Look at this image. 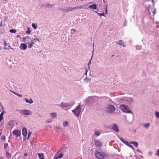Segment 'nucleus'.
I'll return each instance as SVG.
<instances>
[{"instance_id": "1", "label": "nucleus", "mask_w": 159, "mask_h": 159, "mask_svg": "<svg viewBox=\"0 0 159 159\" xmlns=\"http://www.w3.org/2000/svg\"><path fill=\"white\" fill-rule=\"evenodd\" d=\"M23 40L22 42H24L25 44H27L28 48H31L34 44V41L32 40L29 36H25L22 38Z\"/></svg>"}, {"instance_id": "2", "label": "nucleus", "mask_w": 159, "mask_h": 159, "mask_svg": "<svg viewBox=\"0 0 159 159\" xmlns=\"http://www.w3.org/2000/svg\"><path fill=\"white\" fill-rule=\"evenodd\" d=\"M118 100L120 103H124L128 104H131L134 102L133 99L131 98L124 97L119 98Z\"/></svg>"}, {"instance_id": "3", "label": "nucleus", "mask_w": 159, "mask_h": 159, "mask_svg": "<svg viewBox=\"0 0 159 159\" xmlns=\"http://www.w3.org/2000/svg\"><path fill=\"white\" fill-rule=\"evenodd\" d=\"M105 112L107 114H112L115 110V107L111 105H109L107 106L104 109Z\"/></svg>"}, {"instance_id": "4", "label": "nucleus", "mask_w": 159, "mask_h": 159, "mask_svg": "<svg viewBox=\"0 0 159 159\" xmlns=\"http://www.w3.org/2000/svg\"><path fill=\"white\" fill-rule=\"evenodd\" d=\"M120 108L121 110L124 112L132 114V111L130 109L129 107L124 104L121 105Z\"/></svg>"}, {"instance_id": "5", "label": "nucleus", "mask_w": 159, "mask_h": 159, "mask_svg": "<svg viewBox=\"0 0 159 159\" xmlns=\"http://www.w3.org/2000/svg\"><path fill=\"white\" fill-rule=\"evenodd\" d=\"M81 106L80 104L76 108L72 111V112L76 117H79L81 113Z\"/></svg>"}, {"instance_id": "6", "label": "nucleus", "mask_w": 159, "mask_h": 159, "mask_svg": "<svg viewBox=\"0 0 159 159\" xmlns=\"http://www.w3.org/2000/svg\"><path fill=\"white\" fill-rule=\"evenodd\" d=\"M20 112L21 114L22 113L24 116H26L30 115L32 114V112L31 111L27 109L20 110Z\"/></svg>"}, {"instance_id": "7", "label": "nucleus", "mask_w": 159, "mask_h": 159, "mask_svg": "<svg viewBox=\"0 0 159 159\" xmlns=\"http://www.w3.org/2000/svg\"><path fill=\"white\" fill-rule=\"evenodd\" d=\"M96 157L99 159H102L105 157V155L103 152H99L96 151L95 153Z\"/></svg>"}, {"instance_id": "8", "label": "nucleus", "mask_w": 159, "mask_h": 159, "mask_svg": "<svg viewBox=\"0 0 159 159\" xmlns=\"http://www.w3.org/2000/svg\"><path fill=\"white\" fill-rule=\"evenodd\" d=\"M93 100V98L92 97H90L86 98L85 100V103L87 105L90 103Z\"/></svg>"}, {"instance_id": "9", "label": "nucleus", "mask_w": 159, "mask_h": 159, "mask_svg": "<svg viewBox=\"0 0 159 159\" xmlns=\"http://www.w3.org/2000/svg\"><path fill=\"white\" fill-rule=\"evenodd\" d=\"M4 44L5 45L4 48V49L7 50H9L10 49H13V48L11 47L9 44L6 43L5 41H4Z\"/></svg>"}, {"instance_id": "10", "label": "nucleus", "mask_w": 159, "mask_h": 159, "mask_svg": "<svg viewBox=\"0 0 159 159\" xmlns=\"http://www.w3.org/2000/svg\"><path fill=\"white\" fill-rule=\"evenodd\" d=\"M19 48L20 49L25 50L27 49V46L25 43H22L20 44Z\"/></svg>"}, {"instance_id": "11", "label": "nucleus", "mask_w": 159, "mask_h": 159, "mask_svg": "<svg viewBox=\"0 0 159 159\" xmlns=\"http://www.w3.org/2000/svg\"><path fill=\"white\" fill-rule=\"evenodd\" d=\"M14 134L15 135L16 137H19L21 134L20 131L18 129H15L13 132Z\"/></svg>"}, {"instance_id": "12", "label": "nucleus", "mask_w": 159, "mask_h": 159, "mask_svg": "<svg viewBox=\"0 0 159 159\" xmlns=\"http://www.w3.org/2000/svg\"><path fill=\"white\" fill-rule=\"evenodd\" d=\"M95 145L97 147H100L102 146V143L99 140H96L95 141Z\"/></svg>"}, {"instance_id": "13", "label": "nucleus", "mask_w": 159, "mask_h": 159, "mask_svg": "<svg viewBox=\"0 0 159 159\" xmlns=\"http://www.w3.org/2000/svg\"><path fill=\"white\" fill-rule=\"evenodd\" d=\"M63 156V155L61 153H59L58 154H55L54 157V159H58L62 158Z\"/></svg>"}, {"instance_id": "14", "label": "nucleus", "mask_w": 159, "mask_h": 159, "mask_svg": "<svg viewBox=\"0 0 159 159\" xmlns=\"http://www.w3.org/2000/svg\"><path fill=\"white\" fill-rule=\"evenodd\" d=\"M70 105V104L69 103H65L62 102L60 104V106L62 107H69Z\"/></svg>"}, {"instance_id": "15", "label": "nucleus", "mask_w": 159, "mask_h": 159, "mask_svg": "<svg viewBox=\"0 0 159 159\" xmlns=\"http://www.w3.org/2000/svg\"><path fill=\"white\" fill-rule=\"evenodd\" d=\"M112 129L116 132H119L118 127L116 125H113L112 126Z\"/></svg>"}, {"instance_id": "16", "label": "nucleus", "mask_w": 159, "mask_h": 159, "mask_svg": "<svg viewBox=\"0 0 159 159\" xmlns=\"http://www.w3.org/2000/svg\"><path fill=\"white\" fill-rule=\"evenodd\" d=\"M22 135L24 136L25 137L26 136L27 134V131L25 128H23L22 130Z\"/></svg>"}, {"instance_id": "17", "label": "nucleus", "mask_w": 159, "mask_h": 159, "mask_svg": "<svg viewBox=\"0 0 159 159\" xmlns=\"http://www.w3.org/2000/svg\"><path fill=\"white\" fill-rule=\"evenodd\" d=\"M50 115L52 119L55 118L57 116V113L55 112L51 113Z\"/></svg>"}, {"instance_id": "18", "label": "nucleus", "mask_w": 159, "mask_h": 159, "mask_svg": "<svg viewBox=\"0 0 159 159\" xmlns=\"http://www.w3.org/2000/svg\"><path fill=\"white\" fill-rule=\"evenodd\" d=\"M24 100H25L26 103H28L30 104H31L33 103V100L30 98V99H28L26 98H25Z\"/></svg>"}, {"instance_id": "19", "label": "nucleus", "mask_w": 159, "mask_h": 159, "mask_svg": "<svg viewBox=\"0 0 159 159\" xmlns=\"http://www.w3.org/2000/svg\"><path fill=\"white\" fill-rule=\"evenodd\" d=\"M89 8L90 10H95L97 8V6L96 4H94L92 5L89 6Z\"/></svg>"}, {"instance_id": "20", "label": "nucleus", "mask_w": 159, "mask_h": 159, "mask_svg": "<svg viewBox=\"0 0 159 159\" xmlns=\"http://www.w3.org/2000/svg\"><path fill=\"white\" fill-rule=\"evenodd\" d=\"M96 12L100 16H105L106 15L107 13V7L106 8V13L103 12V13H99L97 12Z\"/></svg>"}, {"instance_id": "21", "label": "nucleus", "mask_w": 159, "mask_h": 159, "mask_svg": "<svg viewBox=\"0 0 159 159\" xmlns=\"http://www.w3.org/2000/svg\"><path fill=\"white\" fill-rule=\"evenodd\" d=\"M120 140L124 143H125L126 145H127L128 144V143H129L127 141L125 140L124 139L122 138H120Z\"/></svg>"}, {"instance_id": "22", "label": "nucleus", "mask_w": 159, "mask_h": 159, "mask_svg": "<svg viewBox=\"0 0 159 159\" xmlns=\"http://www.w3.org/2000/svg\"><path fill=\"white\" fill-rule=\"evenodd\" d=\"M150 125V124L149 123H144L143 124V126L144 127L147 129L148 128Z\"/></svg>"}, {"instance_id": "23", "label": "nucleus", "mask_w": 159, "mask_h": 159, "mask_svg": "<svg viewBox=\"0 0 159 159\" xmlns=\"http://www.w3.org/2000/svg\"><path fill=\"white\" fill-rule=\"evenodd\" d=\"M38 157L39 158V159H44V156L43 154V153H39L38 154Z\"/></svg>"}, {"instance_id": "24", "label": "nucleus", "mask_w": 159, "mask_h": 159, "mask_svg": "<svg viewBox=\"0 0 159 159\" xmlns=\"http://www.w3.org/2000/svg\"><path fill=\"white\" fill-rule=\"evenodd\" d=\"M60 9L62 13L63 14H66V8H60Z\"/></svg>"}, {"instance_id": "25", "label": "nucleus", "mask_w": 159, "mask_h": 159, "mask_svg": "<svg viewBox=\"0 0 159 159\" xmlns=\"http://www.w3.org/2000/svg\"><path fill=\"white\" fill-rule=\"evenodd\" d=\"M130 143L134 145L135 147L136 148L138 147V143L135 141L131 142H130Z\"/></svg>"}, {"instance_id": "26", "label": "nucleus", "mask_w": 159, "mask_h": 159, "mask_svg": "<svg viewBox=\"0 0 159 159\" xmlns=\"http://www.w3.org/2000/svg\"><path fill=\"white\" fill-rule=\"evenodd\" d=\"M45 7L48 8H51L52 7L53 5L52 4H50L48 3H46L45 5H43Z\"/></svg>"}, {"instance_id": "27", "label": "nucleus", "mask_w": 159, "mask_h": 159, "mask_svg": "<svg viewBox=\"0 0 159 159\" xmlns=\"http://www.w3.org/2000/svg\"><path fill=\"white\" fill-rule=\"evenodd\" d=\"M155 116L159 119V112L158 111H155Z\"/></svg>"}, {"instance_id": "28", "label": "nucleus", "mask_w": 159, "mask_h": 159, "mask_svg": "<svg viewBox=\"0 0 159 159\" xmlns=\"http://www.w3.org/2000/svg\"><path fill=\"white\" fill-rule=\"evenodd\" d=\"M31 26L34 29H36L37 28V25L34 23H32Z\"/></svg>"}, {"instance_id": "29", "label": "nucleus", "mask_w": 159, "mask_h": 159, "mask_svg": "<svg viewBox=\"0 0 159 159\" xmlns=\"http://www.w3.org/2000/svg\"><path fill=\"white\" fill-rule=\"evenodd\" d=\"M14 120H10L8 123V125L9 126L12 125L13 124Z\"/></svg>"}, {"instance_id": "30", "label": "nucleus", "mask_w": 159, "mask_h": 159, "mask_svg": "<svg viewBox=\"0 0 159 159\" xmlns=\"http://www.w3.org/2000/svg\"><path fill=\"white\" fill-rule=\"evenodd\" d=\"M27 30H28L27 31H26V33L27 34H30L31 33V31H30V28L28 27L27 28Z\"/></svg>"}, {"instance_id": "31", "label": "nucleus", "mask_w": 159, "mask_h": 159, "mask_svg": "<svg viewBox=\"0 0 159 159\" xmlns=\"http://www.w3.org/2000/svg\"><path fill=\"white\" fill-rule=\"evenodd\" d=\"M69 11H73V7H67Z\"/></svg>"}, {"instance_id": "32", "label": "nucleus", "mask_w": 159, "mask_h": 159, "mask_svg": "<svg viewBox=\"0 0 159 159\" xmlns=\"http://www.w3.org/2000/svg\"><path fill=\"white\" fill-rule=\"evenodd\" d=\"M9 31L11 33H15L16 32V30L14 29H12L10 30Z\"/></svg>"}, {"instance_id": "33", "label": "nucleus", "mask_w": 159, "mask_h": 159, "mask_svg": "<svg viewBox=\"0 0 159 159\" xmlns=\"http://www.w3.org/2000/svg\"><path fill=\"white\" fill-rule=\"evenodd\" d=\"M68 124V123L66 121H65L63 123V126L65 127L67 126Z\"/></svg>"}, {"instance_id": "34", "label": "nucleus", "mask_w": 159, "mask_h": 159, "mask_svg": "<svg viewBox=\"0 0 159 159\" xmlns=\"http://www.w3.org/2000/svg\"><path fill=\"white\" fill-rule=\"evenodd\" d=\"M6 156L8 158H11V154L9 153L8 152H7L6 153Z\"/></svg>"}, {"instance_id": "35", "label": "nucleus", "mask_w": 159, "mask_h": 159, "mask_svg": "<svg viewBox=\"0 0 159 159\" xmlns=\"http://www.w3.org/2000/svg\"><path fill=\"white\" fill-rule=\"evenodd\" d=\"M117 44H119L120 45H122L123 44V43L122 41L120 40L118 42Z\"/></svg>"}, {"instance_id": "36", "label": "nucleus", "mask_w": 159, "mask_h": 159, "mask_svg": "<svg viewBox=\"0 0 159 159\" xmlns=\"http://www.w3.org/2000/svg\"><path fill=\"white\" fill-rule=\"evenodd\" d=\"M8 146V144L7 143H6L4 144V148L5 149H6L7 148Z\"/></svg>"}, {"instance_id": "37", "label": "nucleus", "mask_w": 159, "mask_h": 159, "mask_svg": "<svg viewBox=\"0 0 159 159\" xmlns=\"http://www.w3.org/2000/svg\"><path fill=\"white\" fill-rule=\"evenodd\" d=\"M136 49L138 50H140L141 49V46H136Z\"/></svg>"}, {"instance_id": "38", "label": "nucleus", "mask_w": 159, "mask_h": 159, "mask_svg": "<svg viewBox=\"0 0 159 159\" xmlns=\"http://www.w3.org/2000/svg\"><path fill=\"white\" fill-rule=\"evenodd\" d=\"M75 9H80V8L79 6H76L75 7H73V10Z\"/></svg>"}, {"instance_id": "39", "label": "nucleus", "mask_w": 159, "mask_h": 159, "mask_svg": "<svg viewBox=\"0 0 159 159\" xmlns=\"http://www.w3.org/2000/svg\"><path fill=\"white\" fill-rule=\"evenodd\" d=\"M34 39L35 40L37 41L38 42H40V38H37L36 39Z\"/></svg>"}, {"instance_id": "40", "label": "nucleus", "mask_w": 159, "mask_h": 159, "mask_svg": "<svg viewBox=\"0 0 159 159\" xmlns=\"http://www.w3.org/2000/svg\"><path fill=\"white\" fill-rule=\"evenodd\" d=\"M75 30L74 29H72L71 30V34H74L75 32Z\"/></svg>"}, {"instance_id": "41", "label": "nucleus", "mask_w": 159, "mask_h": 159, "mask_svg": "<svg viewBox=\"0 0 159 159\" xmlns=\"http://www.w3.org/2000/svg\"><path fill=\"white\" fill-rule=\"evenodd\" d=\"M100 134V133L98 131H97V132H95V135L97 136L99 135Z\"/></svg>"}, {"instance_id": "42", "label": "nucleus", "mask_w": 159, "mask_h": 159, "mask_svg": "<svg viewBox=\"0 0 159 159\" xmlns=\"http://www.w3.org/2000/svg\"><path fill=\"white\" fill-rule=\"evenodd\" d=\"M127 145L129 147L131 148H133V146L132 145H131L130 144H129V143H128V144Z\"/></svg>"}, {"instance_id": "43", "label": "nucleus", "mask_w": 159, "mask_h": 159, "mask_svg": "<svg viewBox=\"0 0 159 159\" xmlns=\"http://www.w3.org/2000/svg\"><path fill=\"white\" fill-rule=\"evenodd\" d=\"M79 7H80V9H81L85 8H84V6L83 5H82L80 6Z\"/></svg>"}, {"instance_id": "44", "label": "nucleus", "mask_w": 159, "mask_h": 159, "mask_svg": "<svg viewBox=\"0 0 159 159\" xmlns=\"http://www.w3.org/2000/svg\"><path fill=\"white\" fill-rule=\"evenodd\" d=\"M4 113V111H2L1 112V114H0V116L3 117V116Z\"/></svg>"}, {"instance_id": "45", "label": "nucleus", "mask_w": 159, "mask_h": 159, "mask_svg": "<svg viewBox=\"0 0 159 159\" xmlns=\"http://www.w3.org/2000/svg\"><path fill=\"white\" fill-rule=\"evenodd\" d=\"M52 121V120L49 119L47 120L46 122L47 123H50Z\"/></svg>"}, {"instance_id": "46", "label": "nucleus", "mask_w": 159, "mask_h": 159, "mask_svg": "<svg viewBox=\"0 0 159 159\" xmlns=\"http://www.w3.org/2000/svg\"><path fill=\"white\" fill-rule=\"evenodd\" d=\"M31 134V132H29V133H28V139L29 138V137H30V136Z\"/></svg>"}, {"instance_id": "47", "label": "nucleus", "mask_w": 159, "mask_h": 159, "mask_svg": "<svg viewBox=\"0 0 159 159\" xmlns=\"http://www.w3.org/2000/svg\"><path fill=\"white\" fill-rule=\"evenodd\" d=\"M90 4V2H89V3H85L83 5H84V7H85L86 6H87L88 4Z\"/></svg>"}, {"instance_id": "48", "label": "nucleus", "mask_w": 159, "mask_h": 159, "mask_svg": "<svg viewBox=\"0 0 159 159\" xmlns=\"http://www.w3.org/2000/svg\"><path fill=\"white\" fill-rule=\"evenodd\" d=\"M16 95L17 96H18L20 97V98H22V96L21 95V94H20L17 93Z\"/></svg>"}, {"instance_id": "49", "label": "nucleus", "mask_w": 159, "mask_h": 159, "mask_svg": "<svg viewBox=\"0 0 159 159\" xmlns=\"http://www.w3.org/2000/svg\"><path fill=\"white\" fill-rule=\"evenodd\" d=\"M1 138L2 140H4L5 139V137L4 136H2L1 137Z\"/></svg>"}, {"instance_id": "50", "label": "nucleus", "mask_w": 159, "mask_h": 159, "mask_svg": "<svg viewBox=\"0 0 159 159\" xmlns=\"http://www.w3.org/2000/svg\"><path fill=\"white\" fill-rule=\"evenodd\" d=\"M157 155L159 156V149H158L157 152Z\"/></svg>"}, {"instance_id": "51", "label": "nucleus", "mask_w": 159, "mask_h": 159, "mask_svg": "<svg viewBox=\"0 0 159 159\" xmlns=\"http://www.w3.org/2000/svg\"><path fill=\"white\" fill-rule=\"evenodd\" d=\"M3 119V117L0 116V122Z\"/></svg>"}, {"instance_id": "52", "label": "nucleus", "mask_w": 159, "mask_h": 159, "mask_svg": "<svg viewBox=\"0 0 159 159\" xmlns=\"http://www.w3.org/2000/svg\"><path fill=\"white\" fill-rule=\"evenodd\" d=\"M157 12L156 10H155L154 11H153V15L155 14Z\"/></svg>"}, {"instance_id": "53", "label": "nucleus", "mask_w": 159, "mask_h": 159, "mask_svg": "<svg viewBox=\"0 0 159 159\" xmlns=\"http://www.w3.org/2000/svg\"><path fill=\"white\" fill-rule=\"evenodd\" d=\"M11 91V92H12L13 93H14V94H15V95H17V93H16L15 92H13V91Z\"/></svg>"}, {"instance_id": "54", "label": "nucleus", "mask_w": 159, "mask_h": 159, "mask_svg": "<svg viewBox=\"0 0 159 159\" xmlns=\"http://www.w3.org/2000/svg\"><path fill=\"white\" fill-rule=\"evenodd\" d=\"M60 0L62 2H66V0Z\"/></svg>"}, {"instance_id": "55", "label": "nucleus", "mask_w": 159, "mask_h": 159, "mask_svg": "<svg viewBox=\"0 0 159 159\" xmlns=\"http://www.w3.org/2000/svg\"><path fill=\"white\" fill-rule=\"evenodd\" d=\"M88 71V69H87V68H86V69L85 70V74H86Z\"/></svg>"}, {"instance_id": "56", "label": "nucleus", "mask_w": 159, "mask_h": 159, "mask_svg": "<svg viewBox=\"0 0 159 159\" xmlns=\"http://www.w3.org/2000/svg\"><path fill=\"white\" fill-rule=\"evenodd\" d=\"M66 13L69 11H68V8H67V7L66 8Z\"/></svg>"}, {"instance_id": "57", "label": "nucleus", "mask_w": 159, "mask_h": 159, "mask_svg": "<svg viewBox=\"0 0 159 159\" xmlns=\"http://www.w3.org/2000/svg\"><path fill=\"white\" fill-rule=\"evenodd\" d=\"M148 154L150 155L151 156L152 154V153L151 152H149Z\"/></svg>"}, {"instance_id": "58", "label": "nucleus", "mask_w": 159, "mask_h": 159, "mask_svg": "<svg viewBox=\"0 0 159 159\" xmlns=\"http://www.w3.org/2000/svg\"><path fill=\"white\" fill-rule=\"evenodd\" d=\"M17 38H20V35H18L17 36Z\"/></svg>"}, {"instance_id": "59", "label": "nucleus", "mask_w": 159, "mask_h": 159, "mask_svg": "<svg viewBox=\"0 0 159 159\" xmlns=\"http://www.w3.org/2000/svg\"><path fill=\"white\" fill-rule=\"evenodd\" d=\"M24 155H25V156H27V154L26 153H25L24 154Z\"/></svg>"}, {"instance_id": "60", "label": "nucleus", "mask_w": 159, "mask_h": 159, "mask_svg": "<svg viewBox=\"0 0 159 159\" xmlns=\"http://www.w3.org/2000/svg\"><path fill=\"white\" fill-rule=\"evenodd\" d=\"M137 151H138L139 152H141L140 151H139V150H137Z\"/></svg>"}, {"instance_id": "61", "label": "nucleus", "mask_w": 159, "mask_h": 159, "mask_svg": "<svg viewBox=\"0 0 159 159\" xmlns=\"http://www.w3.org/2000/svg\"><path fill=\"white\" fill-rule=\"evenodd\" d=\"M0 159H3V158L2 157H0Z\"/></svg>"}, {"instance_id": "62", "label": "nucleus", "mask_w": 159, "mask_h": 159, "mask_svg": "<svg viewBox=\"0 0 159 159\" xmlns=\"http://www.w3.org/2000/svg\"><path fill=\"white\" fill-rule=\"evenodd\" d=\"M3 0V1H7L6 0Z\"/></svg>"}]
</instances>
